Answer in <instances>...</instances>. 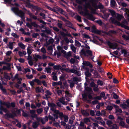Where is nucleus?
<instances>
[{
	"label": "nucleus",
	"instance_id": "obj_1",
	"mask_svg": "<svg viewBox=\"0 0 129 129\" xmlns=\"http://www.w3.org/2000/svg\"><path fill=\"white\" fill-rule=\"evenodd\" d=\"M85 1V7L87 8H88L91 11L93 10V9L92 7L94 8L95 9H102L104 8L103 6L99 3L97 1Z\"/></svg>",
	"mask_w": 129,
	"mask_h": 129
},
{
	"label": "nucleus",
	"instance_id": "obj_2",
	"mask_svg": "<svg viewBox=\"0 0 129 129\" xmlns=\"http://www.w3.org/2000/svg\"><path fill=\"white\" fill-rule=\"evenodd\" d=\"M48 105L50 108L51 110L53 111L54 113L59 114L60 116L61 117L63 116V114L62 112H60L59 110H56L57 106L55 104L53 103H49L48 104Z\"/></svg>",
	"mask_w": 129,
	"mask_h": 129
},
{
	"label": "nucleus",
	"instance_id": "obj_3",
	"mask_svg": "<svg viewBox=\"0 0 129 129\" xmlns=\"http://www.w3.org/2000/svg\"><path fill=\"white\" fill-rule=\"evenodd\" d=\"M80 13L83 16H87V18L89 20L94 21L95 19V18L91 14L89 13L88 11L86 9H85L84 12L80 11Z\"/></svg>",
	"mask_w": 129,
	"mask_h": 129
},
{
	"label": "nucleus",
	"instance_id": "obj_4",
	"mask_svg": "<svg viewBox=\"0 0 129 129\" xmlns=\"http://www.w3.org/2000/svg\"><path fill=\"white\" fill-rule=\"evenodd\" d=\"M12 10L16 15L21 17L22 20L25 19V16L24 12L21 10H19L17 8H12Z\"/></svg>",
	"mask_w": 129,
	"mask_h": 129
},
{
	"label": "nucleus",
	"instance_id": "obj_5",
	"mask_svg": "<svg viewBox=\"0 0 129 129\" xmlns=\"http://www.w3.org/2000/svg\"><path fill=\"white\" fill-rule=\"evenodd\" d=\"M110 20L112 22L114 23H117L119 25H121V27L123 26L127 25L128 24V22L125 20L123 21L121 23L120 22L117 21L115 19L111 17L110 19Z\"/></svg>",
	"mask_w": 129,
	"mask_h": 129
},
{
	"label": "nucleus",
	"instance_id": "obj_6",
	"mask_svg": "<svg viewBox=\"0 0 129 129\" xmlns=\"http://www.w3.org/2000/svg\"><path fill=\"white\" fill-rule=\"evenodd\" d=\"M2 104L8 108H10L11 107L14 108L15 107V104L13 102L10 103L8 102H3L2 103Z\"/></svg>",
	"mask_w": 129,
	"mask_h": 129
},
{
	"label": "nucleus",
	"instance_id": "obj_7",
	"mask_svg": "<svg viewBox=\"0 0 129 129\" xmlns=\"http://www.w3.org/2000/svg\"><path fill=\"white\" fill-rule=\"evenodd\" d=\"M66 99L62 97L59 100V102L57 103V105L61 107V104L66 105H67V102H66L65 100Z\"/></svg>",
	"mask_w": 129,
	"mask_h": 129
},
{
	"label": "nucleus",
	"instance_id": "obj_8",
	"mask_svg": "<svg viewBox=\"0 0 129 129\" xmlns=\"http://www.w3.org/2000/svg\"><path fill=\"white\" fill-rule=\"evenodd\" d=\"M33 58L34 59L33 64H34L35 65V66H36L37 64V61L38 60V59H41L42 58V57L39 55H37L36 54L34 55L33 56Z\"/></svg>",
	"mask_w": 129,
	"mask_h": 129
},
{
	"label": "nucleus",
	"instance_id": "obj_9",
	"mask_svg": "<svg viewBox=\"0 0 129 129\" xmlns=\"http://www.w3.org/2000/svg\"><path fill=\"white\" fill-rule=\"evenodd\" d=\"M107 44L110 48L113 49H115L117 48V44L116 43H112L110 42H108L107 43Z\"/></svg>",
	"mask_w": 129,
	"mask_h": 129
},
{
	"label": "nucleus",
	"instance_id": "obj_10",
	"mask_svg": "<svg viewBox=\"0 0 129 129\" xmlns=\"http://www.w3.org/2000/svg\"><path fill=\"white\" fill-rule=\"evenodd\" d=\"M71 67L72 68L70 70V71L72 73H75L79 69L77 68L76 66L75 65H72L71 66Z\"/></svg>",
	"mask_w": 129,
	"mask_h": 129
},
{
	"label": "nucleus",
	"instance_id": "obj_11",
	"mask_svg": "<svg viewBox=\"0 0 129 129\" xmlns=\"http://www.w3.org/2000/svg\"><path fill=\"white\" fill-rule=\"evenodd\" d=\"M32 57L30 55H28L27 59L29 60L28 62L29 65L30 66H32L34 63L33 60L31 59Z\"/></svg>",
	"mask_w": 129,
	"mask_h": 129
},
{
	"label": "nucleus",
	"instance_id": "obj_12",
	"mask_svg": "<svg viewBox=\"0 0 129 129\" xmlns=\"http://www.w3.org/2000/svg\"><path fill=\"white\" fill-rule=\"evenodd\" d=\"M65 93L66 94L65 96L66 97V99L67 101L66 102H67L68 103V102H69L70 100V99L68 98V97L71 96V94L69 93V92L68 91H66Z\"/></svg>",
	"mask_w": 129,
	"mask_h": 129
},
{
	"label": "nucleus",
	"instance_id": "obj_13",
	"mask_svg": "<svg viewBox=\"0 0 129 129\" xmlns=\"http://www.w3.org/2000/svg\"><path fill=\"white\" fill-rule=\"evenodd\" d=\"M36 111L35 110H30L29 111V112L31 114L30 116L32 118L35 117L37 116V115L35 113Z\"/></svg>",
	"mask_w": 129,
	"mask_h": 129
},
{
	"label": "nucleus",
	"instance_id": "obj_14",
	"mask_svg": "<svg viewBox=\"0 0 129 129\" xmlns=\"http://www.w3.org/2000/svg\"><path fill=\"white\" fill-rule=\"evenodd\" d=\"M103 12L104 14V16L102 15L101 17L103 19L107 20V18H108L109 16V14L108 13H106L105 11H103Z\"/></svg>",
	"mask_w": 129,
	"mask_h": 129
},
{
	"label": "nucleus",
	"instance_id": "obj_15",
	"mask_svg": "<svg viewBox=\"0 0 129 129\" xmlns=\"http://www.w3.org/2000/svg\"><path fill=\"white\" fill-rule=\"evenodd\" d=\"M85 73L86 76L88 77H90L91 75V74L89 72V69L88 68H86L85 69Z\"/></svg>",
	"mask_w": 129,
	"mask_h": 129
},
{
	"label": "nucleus",
	"instance_id": "obj_16",
	"mask_svg": "<svg viewBox=\"0 0 129 129\" xmlns=\"http://www.w3.org/2000/svg\"><path fill=\"white\" fill-rule=\"evenodd\" d=\"M79 125L80 129H85L86 128V127L85 126L84 123L83 122H80Z\"/></svg>",
	"mask_w": 129,
	"mask_h": 129
},
{
	"label": "nucleus",
	"instance_id": "obj_17",
	"mask_svg": "<svg viewBox=\"0 0 129 129\" xmlns=\"http://www.w3.org/2000/svg\"><path fill=\"white\" fill-rule=\"evenodd\" d=\"M39 124V123L38 122L35 121L33 122L32 124V127L34 128H36Z\"/></svg>",
	"mask_w": 129,
	"mask_h": 129
},
{
	"label": "nucleus",
	"instance_id": "obj_18",
	"mask_svg": "<svg viewBox=\"0 0 129 129\" xmlns=\"http://www.w3.org/2000/svg\"><path fill=\"white\" fill-rule=\"evenodd\" d=\"M48 120V118L47 116H45L44 118L41 119L40 120V121L43 124H44Z\"/></svg>",
	"mask_w": 129,
	"mask_h": 129
},
{
	"label": "nucleus",
	"instance_id": "obj_19",
	"mask_svg": "<svg viewBox=\"0 0 129 129\" xmlns=\"http://www.w3.org/2000/svg\"><path fill=\"white\" fill-rule=\"evenodd\" d=\"M40 43L38 41H36L34 42L33 44V46L35 47H40Z\"/></svg>",
	"mask_w": 129,
	"mask_h": 129
},
{
	"label": "nucleus",
	"instance_id": "obj_20",
	"mask_svg": "<svg viewBox=\"0 0 129 129\" xmlns=\"http://www.w3.org/2000/svg\"><path fill=\"white\" fill-rule=\"evenodd\" d=\"M52 79L54 81H57V77L55 73L53 72L52 73Z\"/></svg>",
	"mask_w": 129,
	"mask_h": 129
},
{
	"label": "nucleus",
	"instance_id": "obj_21",
	"mask_svg": "<svg viewBox=\"0 0 129 129\" xmlns=\"http://www.w3.org/2000/svg\"><path fill=\"white\" fill-rule=\"evenodd\" d=\"M123 10L126 12L127 14V17L128 21H129V10L127 8H124L123 9Z\"/></svg>",
	"mask_w": 129,
	"mask_h": 129
},
{
	"label": "nucleus",
	"instance_id": "obj_22",
	"mask_svg": "<svg viewBox=\"0 0 129 129\" xmlns=\"http://www.w3.org/2000/svg\"><path fill=\"white\" fill-rule=\"evenodd\" d=\"M36 91L37 92H44V91L43 89L41 88H40L38 87H37L36 88Z\"/></svg>",
	"mask_w": 129,
	"mask_h": 129
},
{
	"label": "nucleus",
	"instance_id": "obj_23",
	"mask_svg": "<svg viewBox=\"0 0 129 129\" xmlns=\"http://www.w3.org/2000/svg\"><path fill=\"white\" fill-rule=\"evenodd\" d=\"M25 5L26 7L30 8H35V7L30 4L28 1L26 2Z\"/></svg>",
	"mask_w": 129,
	"mask_h": 129
},
{
	"label": "nucleus",
	"instance_id": "obj_24",
	"mask_svg": "<svg viewBox=\"0 0 129 129\" xmlns=\"http://www.w3.org/2000/svg\"><path fill=\"white\" fill-rule=\"evenodd\" d=\"M65 25L67 26L70 28H72V24L70 21H67L65 23Z\"/></svg>",
	"mask_w": 129,
	"mask_h": 129
},
{
	"label": "nucleus",
	"instance_id": "obj_25",
	"mask_svg": "<svg viewBox=\"0 0 129 129\" xmlns=\"http://www.w3.org/2000/svg\"><path fill=\"white\" fill-rule=\"evenodd\" d=\"M94 77L95 78H99L100 77V75L97 71H95L93 73Z\"/></svg>",
	"mask_w": 129,
	"mask_h": 129
},
{
	"label": "nucleus",
	"instance_id": "obj_26",
	"mask_svg": "<svg viewBox=\"0 0 129 129\" xmlns=\"http://www.w3.org/2000/svg\"><path fill=\"white\" fill-rule=\"evenodd\" d=\"M109 11L113 17H116V13L114 11L111 10H109Z\"/></svg>",
	"mask_w": 129,
	"mask_h": 129
},
{
	"label": "nucleus",
	"instance_id": "obj_27",
	"mask_svg": "<svg viewBox=\"0 0 129 129\" xmlns=\"http://www.w3.org/2000/svg\"><path fill=\"white\" fill-rule=\"evenodd\" d=\"M57 48L58 51L59 52H60V51L61 50V52L63 53L64 54H65L66 52L65 51L63 50L62 49V48L61 47L59 46H58L57 47Z\"/></svg>",
	"mask_w": 129,
	"mask_h": 129
},
{
	"label": "nucleus",
	"instance_id": "obj_28",
	"mask_svg": "<svg viewBox=\"0 0 129 129\" xmlns=\"http://www.w3.org/2000/svg\"><path fill=\"white\" fill-rule=\"evenodd\" d=\"M27 52L28 55H30L32 52V49L29 46L27 48Z\"/></svg>",
	"mask_w": 129,
	"mask_h": 129
},
{
	"label": "nucleus",
	"instance_id": "obj_29",
	"mask_svg": "<svg viewBox=\"0 0 129 129\" xmlns=\"http://www.w3.org/2000/svg\"><path fill=\"white\" fill-rule=\"evenodd\" d=\"M49 43H48L47 42L44 45L47 47L49 45L50 43H52L54 42V40L52 39H50L49 40Z\"/></svg>",
	"mask_w": 129,
	"mask_h": 129
},
{
	"label": "nucleus",
	"instance_id": "obj_30",
	"mask_svg": "<svg viewBox=\"0 0 129 129\" xmlns=\"http://www.w3.org/2000/svg\"><path fill=\"white\" fill-rule=\"evenodd\" d=\"M110 128L111 129H117L118 126L116 124H114L110 126Z\"/></svg>",
	"mask_w": 129,
	"mask_h": 129
},
{
	"label": "nucleus",
	"instance_id": "obj_31",
	"mask_svg": "<svg viewBox=\"0 0 129 129\" xmlns=\"http://www.w3.org/2000/svg\"><path fill=\"white\" fill-rule=\"evenodd\" d=\"M75 45L76 46L78 47H80L81 46V44L77 40L75 41Z\"/></svg>",
	"mask_w": 129,
	"mask_h": 129
},
{
	"label": "nucleus",
	"instance_id": "obj_32",
	"mask_svg": "<svg viewBox=\"0 0 129 129\" xmlns=\"http://www.w3.org/2000/svg\"><path fill=\"white\" fill-rule=\"evenodd\" d=\"M18 45L21 49H24L25 48V46L21 43H19Z\"/></svg>",
	"mask_w": 129,
	"mask_h": 129
},
{
	"label": "nucleus",
	"instance_id": "obj_33",
	"mask_svg": "<svg viewBox=\"0 0 129 129\" xmlns=\"http://www.w3.org/2000/svg\"><path fill=\"white\" fill-rule=\"evenodd\" d=\"M70 47L72 51L74 53H75L76 51V49L74 45L73 44H71L70 45Z\"/></svg>",
	"mask_w": 129,
	"mask_h": 129
},
{
	"label": "nucleus",
	"instance_id": "obj_34",
	"mask_svg": "<svg viewBox=\"0 0 129 129\" xmlns=\"http://www.w3.org/2000/svg\"><path fill=\"white\" fill-rule=\"evenodd\" d=\"M82 37L83 38L86 39H90V37L88 35L85 33H83L82 34Z\"/></svg>",
	"mask_w": 129,
	"mask_h": 129
},
{
	"label": "nucleus",
	"instance_id": "obj_35",
	"mask_svg": "<svg viewBox=\"0 0 129 129\" xmlns=\"http://www.w3.org/2000/svg\"><path fill=\"white\" fill-rule=\"evenodd\" d=\"M115 17H116L117 20L119 21H120L123 18V16L122 15L118 14H116V16Z\"/></svg>",
	"mask_w": 129,
	"mask_h": 129
},
{
	"label": "nucleus",
	"instance_id": "obj_36",
	"mask_svg": "<svg viewBox=\"0 0 129 129\" xmlns=\"http://www.w3.org/2000/svg\"><path fill=\"white\" fill-rule=\"evenodd\" d=\"M120 106L124 109H126L129 107L127 104H126L125 103H123L121 104L120 105Z\"/></svg>",
	"mask_w": 129,
	"mask_h": 129
},
{
	"label": "nucleus",
	"instance_id": "obj_37",
	"mask_svg": "<svg viewBox=\"0 0 129 129\" xmlns=\"http://www.w3.org/2000/svg\"><path fill=\"white\" fill-rule=\"evenodd\" d=\"M118 2L120 5H121L123 7H126L127 6V4L124 2Z\"/></svg>",
	"mask_w": 129,
	"mask_h": 129
},
{
	"label": "nucleus",
	"instance_id": "obj_38",
	"mask_svg": "<svg viewBox=\"0 0 129 129\" xmlns=\"http://www.w3.org/2000/svg\"><path fill=\"white\" fill-rule=\"evenodd\" d=\"M68 81L70 84V87L71 88L73 87L75 84L73 82L70 80H68Z\"/></svg>",
	"mask_w": 129,
	"mask_h": 129
},
{
	"label": "nucleus",
	"instance_id": "obj_39",
	"mask_svg": "<svg viewBox=\"0 0 129 129\" xmlns=\"http://www.w3.org/2000/svg\"><path fill=\"white\" fill-rule=\"evenodd\" d=\"M116 4V3L115 1H111L110 5L111 7H114Z\"/></svg>",
	"mask_w": 129,
	"mask_h": 129
},
{
	"label": "nucleus",
	"instance_id": "obj_40",
	"mask_svg": "<svg viewBox=\"0 0 129 129\" xmlns=\"http://www.w3.org/2000/svg\"><path fill=\"white\" fill-rule=\"evenodd\" d=\"M83 121L84 123L86 124H87L89 122H90V120L89 118H86L83 119Z\"/></svg>",
	"mask_w": 129,
	"mask_h": 129
},
{
	"label": "nucleus",
	"instance_id": "obj_41",
	"mask_svg": "<svg viewBox=\"0 0 129 129\" xmlns=\"http://www.w3.org/2000/svg\"><path fill=\"white\" fill-rule=\"evenodd\" d=\"M81 112L82 114L84 115L88 116L89 115V114L85 111L82 110Z\"/></svg>",
	"mask_w": 129,
	"mask_h": 129
},
{
	"label": "nucleus",
	"instance_id": "obj_42",
	"mask_svg": "<svg viewBox=\"0 0 129 129\" xmlns=\"http://www.w3.org/2000/svg\"><path fill=\"white\" fill-rule=\"evenodd\" d=\"M75 18L79 22H81V18L80 16L78 15H76L75 16Z\"/></svg>",
	"mask_w": 129,
	"mask_h": 129
},
{
	"label": "nucleus",
	"instance_id": "obj_43",
	"mask_svg": "<svg viewBox=\"0 0 129 129\" xmlns=\"http://www.w3.org/2000/svg\"><path fill=\"white\" fill-rule=\"evenodd\" d=\"M95 112L96 110H90V114L92 116H93L94 115Z\"/></svg>",
	"mask_w": 129,
	"mask_h": 129
},
{
	"label": "nucleus",
	"instance_id": "obj_44",
	"mask_svg": "<svg viewBox=\"0 0 129 129\" xmlns=\"http://www.w3.org/2000/svg\"><path fill=\"white\" fill-rule=\"evenodd\" d=\"M23 112L22 115L24 117H27L29 116V115L28 114V112H24V111L22 110Z\"/></svg>",
	"mask_w": 129,
	"mask_h": 129
},
{
	"label": "nucleus",
	"instance_id": "obj_45",
	"mask_svg": "<svg viewBox=\"0 0 129 129\" xmlns=\"http://www.w3.org/2000/svg\"><path fill=\"white\" fill-rule=\"evenodd\" d=\"M0 110H2L5 112L6 113L7 112L8 110L6 108H4L2 106H1L0 107Z\"/></svg>",
	"mask_w": 129,
	"mask_h": 129
},
{
	"label": "nucleus",
	"instance_id": "obj_46",
	"mask_svg": "<svg viewBox=\"0 0 129 129\" xmlns=\"http://www.w3.org/2000/svg\"><path fill=\"white\" fill-rule=\"evenodd\" d=\"M97 83L98 85L102 86L103 84V81L100 80H98L97 82Z\"/></svg>",
	"mask_w": 129,
	"mask_h": 129
},
{
	"label": "nucleus",
	"instance_id": "obj_47",
	"mask_svg": "<svg viewBox=\"0 0 129 129\" xmlns=\"http://www.w3.org/2000/svg\"><path fill=\"white\" fill-rule=\"evenodd\" d=\"M112 122L110 120H108L106 122L107 124L110 127V126L112 124Z\"/></svg>",
	"mask_w": 129,
	"mask_h": 129
},
{
	"label": "nucleus",
	"instance_id": "obj_48",
	"mask_svg": "<svg viewBox=\"0 0 129 129\" xmlns=\"http://www.w3.org/2000/svg\"><path fill=\"white\" fill-rule=\"evenodd\" d=\"M5 116L8 118H13V115L10 113H7L5 114Z\"/></svg>",
	"mask_w": 129,
	"mask_h": 129
},
{
	"label": "nucleus",
	"instance_id": "obj_49",
	"mask_svg": "<svg viewBox=\"0 0 129 129\" xmlns=\"http://www.w3.org/2000/svg\"><path fill=\"white\" fill-rule=\"evenodd\" d=\"M43 109L41 108L38 109L37 110V113L39 114L43 112Z\"/></svg>",
	"mask_w": 129,
	"mask_h": 129
},
{
	"label": "nucleus",
	"instance_id": "obj_50",
	"mask_svg": "<svg viewBox=\"0 0 129 129\" xmlns=\"http://www.w3.org/2000/svg\"><path fill=\"white\" fill-rule=\"evenodd\" d=\"M26 25L27 26V27H29V28L31 29L32 28V23H26Z\"/></svg>",
	"mask_w": 129,
	"mask_h": 129
},
{
	"label": "nucleus",
	"instance_id": "obj_51",
	"mask_svg": "<svg viewBox=\"0 0 129 129\" xmlns=\"http://www.w3.org/2000/svg\"><path fill=\"white\" fill-rule=\"evenodd\" d=\"M83 64L85 66H88L89 65L90 63L88 62L84 61L83 62Z\"/></svg>",
	"mask_w": 129,
	"mask_h": 129
},
{
	"label": "nucleus",
	"instance_id": "obj_52",
	"mask_svg": "<svg viewBox=\"0 0 129 129\" xmlns=\"http://www.w3.org/2000/svg\"><path fill=\"white\" fill-rule=\"evenodd\" d=\"M4 77L7 79H10V77L9 75L7 73H5L4 74Z\"/></svg>",
	"mask_w": 129,
	"mask_h": 129
},
{
	"label": "nucleus",
	"instance_id": "obj_53",
	"mask_svg": "<svg viewBox=\"0 0 129 129\" xmlns=\"http://www.w3.org/2000/svg\"><path fill=\"white\" fill-rule=\"evenodd\" d=\"M46 70L47 73H51V69L50 68H46Z\"/></svg>",
	"mask_w": 129,
	"mask_h": 129
},
{
	"label": "nucleus",
	"instance_id": "obj_54",
	"mask_svg": "<svg viewBox=\"0 0 129 129\" xmlns=\"http://www.w3.org/2000/svg\"><path fill=\"white\" fill-rule=\"evenodd\" d=\"M93 91L95 92L98 91L99 90V89L98 88V86L96 85V86H95V87H94L93 88Z\"/></svg>",
	"mask_w": 129,
	"mask_h": 129
},
{
	"label": "nucleus",
	"instance_id": "obj_55",
	"mask_svg": "<svg viewBox=\"0 0 129 129\" xmlns=\"http://www.w3.org/2000/svg\"><path fill=\"white\" fill-rule=\"evenodd\" d=\"M122 37L126 40H129V36H127L125 35H123L122 36Z\"/></svg>",
	"mask_w": 129,
	"mask_h": 129
},
{
	"label": "nucleus",
	"instance_id": "obj_56",
	"mask_svg": "<svg viewBox=\"0 0 129 129\" xmlns=\"http://www.w3.org/2000/svg\"><path fill=\"white\" fill-rule=\"evenodd\" d=\"M48 118L49 119L52 120L53 121H55V118H54L53 117H52L50 115H49V116Z\"/></svg>",
	"mask_w": 129,
	"mask_h": 129
},
{
	"label": "nucleus",
	"instance_id": "obj_57",
	"mask_svg": "<svg viewBox=\"0 0 129 129\" xmlns=\"http://www.w3.org/2000/svg\"><path fill=\"white\" fill-rule=\"evenodd\" d=\"M41 52L44 54L46 52V50L45 48L43 47L41 48Z\"/></svg>",
	"mask_w": 129,
	"mask_h": 129
},
{
	"label": "nucleus",
	"instance_id": "obj_58",
	"mask_svg": "<svg viewBox=\"0 0 129 129\" xmlns=\"http://www.w3.org/2000/svg\"><path fill=\"white\" fill-rule=\"evenodd\" d=\"M26 77L29 79H31L33 77V75H26Z\"/></svg>",
	"mask_w": 129,
	"mask_h": 129
},
{
	"label": "nucleus",
	"instance_id": "obj_59",
	"mask_svg": "<svg viewBox=\"0 0 129 129\" xmlns=\"http://www.w3.org/2000/svg\"><path fill=\"white\" fill-rule=\"evenodd\" d=\"M45 93L46 94V96L50 95L51 94V93L49 90H47L45 91Z\"/></svg>",
	"mask_w": 129,
	"mask_h": 129
},
{
	"label": "nucleus",
	"instance_id": "obj_60",
	"mask_svg": "<svg viewBox=\"0 0 129 129\" xmlns=\"http://www.w3.org/2000/svg\"><path fill=\"white\" fill-rule=\"evenodd\" d=\"M99 123L101 125H102L103 126H104L105 125V123L104 121L102 120L100 121H99Z\"/></svg>",
	"mask_w": 129,
	"mask_h": 129
},
{
	"label": "nucleus",
	"instance_id": "obj_61",
	"mask_svg": "<svg viewBox=\"0 0 129 129\" xmlns=\"http://www.w3.org/2000/svg\"><path fill=\"white\" fill-rule=\"evenodd\" d=\"M86 52L90 56H92V52L91 50H88L86 51Z\"/></svg>",
	"mask_w": 129,
	"mask_h": 129
},
{
	"label": "nucleus",
	"instance_id": "obj_62",
	"mask_svg": "<svg viewBox=\"0 0 129 129\" xmlns=\"http://www.w3.org/2000/svg\"><path fill=\"white\" fill-rule=\"evenodd\" d=\"M61 68V66L59 65L55 66L54 67V68L56 69H60Z\"/></svg>",
	"mask_w": 129,
	"mask_h": 129
},
{
	"label": "nucleus",
	"instance_id": "obj_63",
	"mask_svg": "<svg viewBox=\"0 0 129 129\" xmlns=\"http://www.w3.org/2000/svg\"><path fill=\"white\" fill-rule=\"evenodd\" d=\"M31 38H25V41L26 42H28L31 41Z\"/></svg>",
	"mask_w": 129,
	"mask_h": 129
},
{
	"label": "nucleus",
	"instance_id": "obj_64",
	"mask_svg": "<svg viewBox=\"0 0 129 129\" xmlns=\"http://www.w3.org/2000/svg\"><path fill=\"white\" fill-rule=\"evenodd\" d=\"M122 112V111L119 108H118L116 109V112L117 113L118 112L121 113Z\"/></svg>",
	"mask_w": 129,
	"mask_h": 129
}]
</instances>
